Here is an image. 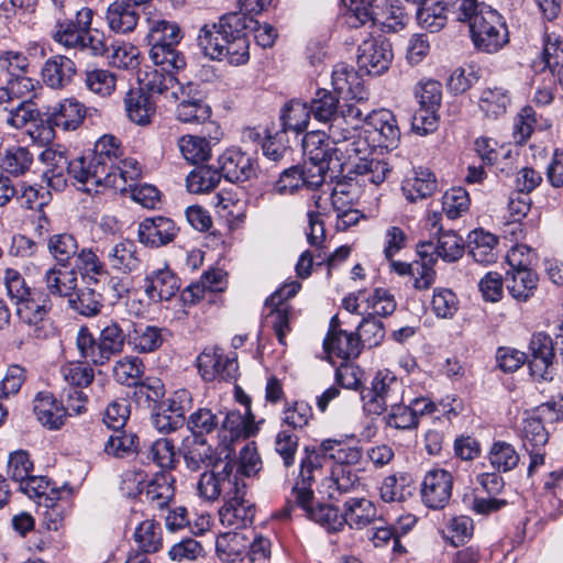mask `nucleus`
<instances>
[{"mask_svg":"<svg viewBox=\"0 0 563 563\" xmlns=\"http://www.w3.org/2000/svg\"><path fill=\"white\" fill-rule=\"evenodd\" d=\"M126 336L120 323L110 320L102 325L97 338L87 328H80L76 344L84 358L95 365H103L123 351Z\"/></svg>","mask_w":563,"mask_h":563,"instance_id":"obj_5","label":"nucleus"},{"mask_svg":"<svg viewBox=\"0 0 563 563\" xmlns=\"http://www.w3.org/2000/svg\"><path fill=\"white\" fill-rule=\"evenodd\" d=\"M302 151L310 164L329 165L333 159L340 162L336 145H333L330 132H308L302 139Z\"/></svg>","mask_w":563,"mask_h":563,"instance_id":"obj_29","label":"nucleus"},{"mask_svg":"<svg viewBox=\"0 0 563 563\" xmlns=\"http://www.w3.org/2000/svg\"><path fill=\"white\" fill-rule=\"evenodd\" d=\"M413 479L410 474L400 472L386 476L379 488L385 503L404 501L412 494Z\"/></svg>","mask_w":563,"mask_h":563,"instance_id":"obj_46","label":"nucleus"},{"mask_svg":"<svg viewBox=\"0 0 563 563\" xmlns=\"http://www.w3.org/2000/svg\"><path fill=\"white\" fill-rule=\"evenodd\" d=\"M16 306L20 321L29 327V334L43 339L47 335V316L52 309L48 295L32 294Z\"/></svg>","mask_w":563,"mask_h":563,"instance_id":"obj_14","label":"nucleus"},{"mask_svg":"<svg viewBox=\"0 0 563 563\" xmlns=\"http://www.w3.org/2000/svg\"><path fill=\"white\" fill-rule=\"evenodd\" d=\"M142 175L141 164L133 157H123L119 140L103 135L91 153L70 161L69 176L96 192L100 187L122 192Z\"/></svg>","mask_w":563,"mask_h":563,"instance_id":"obj_1","label":"nucleus"},{"mask_svg":"<svg viewBox=\"0 0 563 563\" xmlns=\"http://www.w3.org/2000/svg\"><path fill=\"white\" fill-rule=\"evenodd\" d=\"M250 547V538L243 532L230 531L221 533L216 540V550L219 558L227 562L242 560Z\"/></svg>","mask_w":563,"mask_h":563,"instance_id":"obj_44","label":"nucleus"},{"mask_svg":"<svg viewBox=\"0 0 563 563\" xmlns=\"http://www.w3.org/2000/svg\"><path fill=\"white\" fill-rule=\"evenodd\" d=\"M433 256L446 263L456 262L464 254V241L456 232L449 230L438 232L437 244L433 243Z\"/></svg>","mask_w":563,"mask_h":563,"instance_id":"obj_53","label":"nucleus"},{"mask_svg":"<svg viewBox=\"0 0 563 563\" xmlns=\"http://www.w3.org/2000/svg\"><path fill=\"white\" fill-rule=\"evenodd\" d=\"M331 84L334 91L345 102L357 104L362 108L368 99L369 92L365 88L363 79L353 66L338 63L331 73Z\"/></svg>","mask_w":563,"mask_h":563,"instance_id":"obj_16","label":"nucleus"},{"mask_svg":"<svg viewBox=\"0 0 563 563\" xmlns=\"http://www.w3.org/2000/svg\"><path fill=\"white\" fill-rule=\"evenodd\" d=\"M151 96L158 93L165 96L166 99L177 101L178 93H184L185 86L181 85L173 73H166L155 69L146 74L144 84Z\"/></svg>","mask_w":563,"mask_h":563,"instance_id":"obj_47","label":"nucleus"},{"mask_svg":"<svg viewBox=\"0 0 563 563\" xmlns=\"http://www.w3.org/2000/svg\"><path fill=\"white\" fill-rule=\"evenodd\" d=\"M245 20L242 13H228L218 23L205 24L197 36V44L205 56L243 65L249 60L250 42L245 37Z\"/></svg>","mask_w":563,"mask_h":563,"instance_id":"obj_2","label":"nucleus"},{"mask_svg":"<svg viewBox=\"0 0 563 563\" xmlns=\"http://www.w3.org/2000/svg\"><path fill=\"white\" fill-rule=\"evenodd\" d=\"M295 507L300 508L307 518L322 526L329 532H336L343 529V515L340 514L339 509L327 504H314L313 495L312 497H307L303 503L291 500L289 515H291Z\"/></svg>","mask_w":563,"mask_h":563,"instance_id":"obj_26","label":"nucleus"},{"mask_svg":"<svg viewBox=\"0 0 563 563\" xmlns=\"http://www.w3.org/2000/svg\"><path fill=\"white\" fill-rule=\"evenodd\" d=\"M446 8L441 3L432 2L430 4L422 3L416 8V16L419 24L429 32L440 31L446 23Z\"/></svg>","mask_w":563,"mask_h":563,"instance_id":"obj_63","label":"nucleus"},{"mask_svg":"<svg viewBox=\"0 0 563 563\" xmlns=\"http://www.w3.org/2000/svg\"><path fill=\"white\" fill-rule=\"evenodd\" d=\"M85 115V106L74 98H67L51 108L46 121L52 128L57 126L69 131L76 130L82 123Z\"/></svg>","mask_w":563,"mask_h":563,"instance_id":"obj_36","label":"nucleus"},{"mask_svg":"<svg viewBox=\"0 0 563 563\" xmlns=\"http://www.w3.org/2000/svg\"><path fill=\"white\" fill-rule=\"evenodd\" d=\"M521 249L510 250L507 255L508 264L511 269L507 271L505 284L510 296L517 301H527L534 292L538 286V275L527 267L523 261H517V255Z\"/></svg>","mask_w":563,"mask_h":563,"instance_id":"obj_12","label":"nucleus"},{"mask_svg":"<svg viewBox=\"0 0 563 563\" xmlns=\"http://www.w3.org/2000/svg\"><path fill=\"white\" fill-rule=\"evenodd\" d=\"M181 37L180 27L176 22L167 20H152L150 22L147 40L151 47L177 45Z\"/></svg>","mask_w":563,"mask_h":563,"instance_id":"obj_58","label":"nucleus"},{"mask_svg":"<svg viewBox=\"0 0 563 563\" xmlns=\"http://www.w3.org/2000/svg\"><path fill=\"white\" fill-rule=\"evenodd\" d=\"M177 101L176 117L180 122L201 124L211 118V107L191 82L185 86L184 93H178Z\"/></svg>","mask_w":563,"mask_h":563,"instance_id":"obj_20","label":"nucleus"},{"mask_svg":"<svg viewBox=\"0 0 563 563\" xmlns=\"http://www.w3.org/2000/svg\"><path fill=\"white\" fill-rule=\"evenodd\" d=\"M323 454L321 451L305 449V457L300 462L299 476L291 489L285 507L279 512V518L287 519L291 500L303 503L307 497H312V483L314 482V472L321 468Z\"/></svg>","mask_w":563,"mask_h":563,"instance_id":"obj_15","label":"nucleus"},{"mask_svg":"<svg viewBox=\"0 0 563 563\" xmlns=\"http://www.w3.org/2000/svg\"><path fill=\"white\" fill-rule=\"evenodd\" d=\"M133 539L140 553L147 555L158 552L163 547L161 525L150 519L142 521L135 528Z\"/></svg>","mask_w":563,"mask_h":563,"instance_id":"obj_51","label":"nucleus"},{"mask_svg":"<svg viewBox=\"0 0 563 563\" xmlns=\"http://www.w3.org/2000/svg\"><path fill=\"white\" fill-rule=\"evenodd\" d=\"M336 318H332L330 330L324 339L323 347L330 358L343 361L355 358L361 353L360 339L356 334L336 328Z\"/></svg>","mask_w":563,"mask_h":563,"instance_id":"obj_24","label":"nucleus"},{"mask_svg":"<svg viewBox=\"0 0 563 563\" xmlns=\"http://www.w3.org/2000/svg\"><path fill=\"white\" fill-rule=\"evenodd\" d=\"M183 456L187 468L191 472H197L213 463V451L206 439L194 440L191 444H187L184 448Z\"/></svg>","mask_w":563,"mask_h":563,"instance_id":"obj_60","label":"nucleus"},{"mask_svg":"<svg viewBox=\"0 0 563 563\" xmlns=\"http://www.w3.org/2000/svg\"><path fill=\"white\" fill-rule=\"evenodd\" d=\"M255 512L254 503L247 498V495H243L225 501L219 510V517L223 526L244 529L253 523Z\"/></svg>","mask_w":563,"mask_h":563,"instance_id":"obj_32","label":"nucleus"},{"mask_svg":"<svg viewBox=\"0 0 563 563\" xmlns=\"http://www.w3.org/2000/svg\"><path fill=\"white\" fill-rule=\"evenodd\" d=\"M490 466L498 473H507L517 467L520 455L515 446L506 441H495L488 450Z\"/></svg>","mask_w":563,"mask_h":563,"instance_id":"obj_56","label":"nucleus"},{"mask_svg":"<svg viewBox=\"0 0 563 563\" xmlns=\"http://www.w3.org/2000/svg\"><path fill=\"white\" fill-rule=\"evenodd\" d=\"M221 443L228 449L225 459L231 454L229 449L230 443L239 440L246 439L256 434L258 428L255 424L254 417L249 411L246 415H242L240 411H230L221 419Z\"/></svg>","mask_w":563,"mask_h":563,"instance_id":"obj_25","label":"nucleus"},{"mask_svg":"<svg viewBox=\"0 0 563 563\" xmlns=\"http://www.w3.org/2000/svg\"><path fill=\"white\" fill-rule=\"evenodd\" d=\"M394 58L390 42L383 37H369L357 47L358 68L368 75L379 76L390 66Z\"/></svg>","mask_w":563,"mask_h":563,"instance_id":"obj_11","label":"nucleus"},{"mask_svg":"<svg viewBox=\"0 0 563 563\" xmlns=\"http://www.w3.org/2000/svg\"><path fill=\"white\" fill-rule=\"evenodd\" d=\"M529 350L531 360L529 368L536 382H551L553 379L554 346L550 335L537 333L531 338Z\"/></svg>","mask_w":563,"mask_h":563,"instance_id":"obj_19","label":"nucleus"},{"mask_svg":"<svg viewBox=\"0 0 563 563\" xmlns=\"http://www.w3.org/2000/svg\"><path fill=\"white\" fill-rule=\"evenodd\" d=\"M93 10L86 25H80L78 18H57L53 38L66 48L88 52L92 56H103L108 51L106 35L98 29H91Z\"/></svg>","mask_w":563,"mask_h":563,"instance_id":"obj_6","label":"nucleus"},{"mask_svg":"<svg viewBox=\"0 0 563 563\" xmlns=\"http://www.w3.org/2000/svg\"><path fill=\"white\" fill-rule=\"evenodd\" d=\"M43 283L48 297L69 298L77 289L78 278L75 269H63L59 265H53L45 271Z\"/></svg>","mask_w":563,"mask_h":563,"instance_id":"obj_40","label":"nucleus"},{"mask_svg":"<svg viewBox=\"0 0 563 563\" xmlns=\"http://www.w3.org/2000/svg\"><path fill=\"white\" fill-rule=\"evenodd\" d=\"M106 21L111 31L126 34L137 25L139 13L134 5L124 1H114L107 9Z\"/></svg>","mask_w":563,"mask_h":563,"instance_id":"obj_43","label":"nucleus"},{"mask_svg":"<svg viewBox=\"0 0 563 563\" xmlns=\"http://www.w3.org/2000/svg\"><path fill=\"white\" fill-rule=\"evenodd\" d=\"M85 85L91 92L108 97L115 90L117 77L108 69H88L85 71Z\"/></svg>","mask_w":563,"mask_h":563,"instance_id":"obj_64","label":"nucleus"},{"mask_svg":"<svg viewBox=\"0 0 563 563\" xmlns=\"http://www.w3.org/2000/svg\"><path fill=\"white\" fill-rule=\"evenodd\" d=\"M46 169L43 178L53 190L60 191L67 186L65 174L69 175L70 161L59 147H47L38 156Z\"/></svg>","mask_w":563,"mask_h":563,"instance_id":"obj_27","label":"nucleus"},{"mask_svg":"<svg viewBox=\"0 0 563 563\" xmlns=\"http://www.w3.org/2000/svg\"><path fill=\"white\" fill-rule=\"evenodd\" d=\"M432 252V241H423L417 244L419 260L412 262V273L410 275L413 278V288L417 290H427L435 282L434 265L437 257L433 256Z\"/></svg>","mask_w":563,"mask_h":563,"instance_id":"obj_33","label":"nucleus"},{"mask_svg":"<svg viewBox=\"0 0 563 563\" xmlns=\"http://www.w3.org/2000/svg\"><path fill=\"white\" fill-rule=\"evenodd\" d=\"M178 289L179 280L168 267L155 269L144 278V292L155 303L172 299Z\"/></svg>","mask_w":563,"mask_h":563,"instance_id":"obj_30","label":"nucleus"},{"mask_svg":"<svg viewBox=\"0 0 563 563\" xmlns=\"http://www.w3.org/2000/svg\"><path fill=\"white\" fill-rule=\"evenodd\" d=\"M449 9L461 22H468L474 45L486 53L498 52L508 42V31L501 15L477 0H448Z\"/></svg>","mask_w":563,"mask_h":563,"instance_id":"obj_3","label":"nucleus"},{"mask_svg":"<svg viewBox=\"0 0 563 563\" xmlns=\"http://www.w3.org/2000/svg\"><path fill=\"white\" fill-rule=\"evenodd\" d=\"M561 420H563V396L558 400L547 401L538 406L522 421V441L526 450H529V448H544L549 441V432L544 422Z\"/></svg>","mask_w":563,"mask_h":563,"instance_id":"obj_9","label":"nucleus"},{"mask_svg":"<svg viewBox=\"0 0 563 563\" xmlns=\"http://www.w3.org/2000/svg\"><path fill=\"white\" fill-rule=\"evenodd\" d=\"M47 251L56 261V265L67 267L70 261L79 253L78 242L70 233H56L47 240Z\"/></svg>","mask_w":563,"mask_h":563,"instance_id":"obj_50","label":"nucleus"},{"mask_svg":"<svg viewBox=\"0 0 563 563\" xmlns=\"http://www.w3.org/2000/svg\"><path fill=\"white\" fill-rule=\"evenodd\" d=\"M109 268L121 275H130L142 266V258L137 245L132 240H122L111 245L104 252Z\"/></svg>","mask_w":563,"mask_h":563,"instance_id":"obj_22","label":"nucleus"},{"mask_svg":"<svg viewBox=\"0 0 563 563\" xmlns=\"http://www.w3.org/2000/svg\"><path fill=\"white\" fill-rule=\"evenodd\" d=\"M468 239V253L475 262L484 265L496 262L498 240L494 234L478 229L471 232Z\"/></svg>","mask_w":563,"mask_h":563,"instance_id":"obj_45","label":"nucleus"},{"mask_svg":"<svg viewBox=\"0 0 563 563\" xmlns=\"http://www.w3.org/2000/svg\"><path fill=\"white\" fill-rule=\"evenodd\" d=\"M74 269L88 286L98 285L110 277L107 261L103 262L93 247H82L79 251Z\"/></svg>","mask_w":563,"mask_h":563,"instance_id":"obj_31","label":"nucleus"},{"mask_svg":"<svg viewBox=\"0 0 563 563\" xmlns=\"http://www.w3.org/2000/svg\"><path fill=\"white\" fill-rule=\"evenodd\" d=\"M364 113L360 115V119L355 121L354 124L347 123L350 126V133L346 135L345 140L340 142H332L333 145H336V151H339V158L342 159H353L358 161L360 157L368 156L371 154L372 146L369 145L366 135H363L364 131H358L360 124L364 121Z\"/></svg>","mask_w":563,"mask_h":563,"instance_id":"obj_42","label":"nucleus"},{"mask_svg":"<svg viewBox=\"0 0 563 563\" xmlns=\"http://www.w3.org/2000/svg\"><path fill=\"white\" fill-rule=\"evenodd\" d=\"M174 482L172 474L157 473L143 489H137V492L144 496L153 508L163 510L174 499Z\"/></svg>","mask_w":563,"mask_h":563,"instance_id":"obj_39","label":"nucleus"},{"mask_svg":"<svg viewBox=\"0 0 563 563\" xmlns=\"http://www.w3.org/2000/svg\"><path fill=\"white\" fill-rule=\"evenodd\" d=\"M33 402L34 415L42 426L51 430H57L64 424L65 408L57 404L51 393H37Z\"/></svg>","mask_w":563,"mask_h":563,"instance_id":"obj_41","label":"nucleus"},{"mask_svg":"<svg viewBox=\"0 0 563 563\" xmlns=\"http://www.w3.org/2000/svg\"><path fill=\"white\" fill-rule=\"evenodd\" d=\"M191 395L186 389L175 391L172 397L161 402L152 415L155 429L169 433L183 427L185 415L191 407Z\"/></svg>","mask_w":563,"mask_h":563,"instance_id":"obj_10","label":"nucleus"},{"mask_svg":"<svg viewBox=\"0 0 563 563\" xmlns=\"http://www.w3.org/2000/svg\"><path fill=\"white\" fill-rule=\"evenodd\" d=\"M124 109L130 121L137 125H148L156 113V103L142 88L130 89L124 99Z\"/></svg>","mask_w":563,"mask_h":563,"instance_id":"obj_34","label":"nucleus"},{"mask_svg":"<svg viewBox=\"0 0 563 563\" xmlns=\"http://www.w3.org/2000/svg\"><path fill=\"white\" fill-rule=\"evenodd\" d=\"M201 377L206 382L214 379L231 380L238 376L236 354L224 355L219 347H206L197 358Z\"/></svg>","mask_w":563,"mask_h":563,"instance_id":"obj_13","label":"nucleus"},{"mask_svg":"<svg viewBox=\"0 0 563 563\" xmlns=\"http://www.w3.org/2000/svg\"><path fill=\"white\" fill-rule=\"evenodd\" d=\"M310 109L306 102L300 100H290L282 110L280 121L283 133L292 131L300 133L308 126L310 120Z\"/></svg>","mask_w":563,"mask_h":563,"instance_id":"obj_54","label":"nucleus"},{"mask_svg":"<svg viewBox=\"0 0 563 563\" xmlns=\"http://www.w3.org/2000/svg\"><path fill=\"white\" fill-rule=\"evenodd\" d=\"M509 91L503 87H487L483 89L478 99L481 111L489 119L504 115L510 106Z\"/></svg>","mask_w":563,"mask_h":563,"instance_id":"obj_49","label":"nucleus"},{"mask_svg":"<svg viewBox=\"0 0 563 563\" xmlns=\"http://www.w3.org/2000/svg\"><path fill=\"white\" fill-rule=\"evenodd\" d=\"M438 189V183L434 174L428 168H418L408 176L401 186V190L406 199L415 203L419 200L427 199Z\"/></svg>","mask_w":563,"mask_h":563,"instance_id":"obj_38","label":"nucleus"},{"mask_svg":"<svg viewBox=\"0 0 563 563\" xmlns=\"http://www.w3.org/2000/svg\"><path fill=\"white\" fill-rule=\"evenodd\" d=\"M353 172L357 176H362L363 181L380 185L390 173V167L384 159L374 156H364L360 157L358 161L353 164Z\"/></svg>","mask_w":563,"mask_h":563,"instance_id":"obj_57","label":"nucleus"},{"mask_svg":"<svg viewBox=\"0 0 563 563\" xmlns=\"http://www.w3.org/2000/svg\"><path fill=\"white\" fill-rule=\"evenodd\" d=\"M221 178L220 170L210 166H201L187 176V188L192 194L208 192L219 185Z\"/></svg>","mask_w":563,"mask_h":563,"instance_id":"obj_62","label":"nucleus"},{"mask_svg":"<svg viewBox=\"0 0 563 563\" xmlns=\"http://www.w3.org/2000/svg\"><path fill=\"white\" fill-rule=\"evenodd\" d=\"M343 527L364 529L365 527L383 522L375 504L367 498H350L343 504Z\"/></svg>","mask_w":563,"mask_h":563,"instance_id":"obj_28","label":"nucleus"},{"mask_svg":"<svg viewBox=\"0 0 563 563\" xmlns=\"http://www.w3.org/2000/svg\"><path fill=\"white\" fill-rule=\"evenodd\" d=\"M177 232L172 219L159 216L144 219L139 225L137 235L145 246L159 247L173 242Z\"/></svg>","mask_w":563,"mask_h":563,"instance_id":"obj_23","label":"nucleus"},{"mask_svg":"<svg viewBox=\"0 0 563 563\" xmlns=\"http://www.w3.org/2000/svg\"><path fill=\"white\" fill-rule=\"evenodd\" d=\"M320 451L324 456L333 460L335 465H352L360 463L363 451L358 446H351L341 440L325 439L320 443Z\"/></svg>","mask_w":563,"mask_h":563,"instance_id":"obj_48","label":"nucleus"},{"mask_svg":"<svg viewBox=\"0 0 563 563\" xmlns=\"http://www.w3.org/2000/svg\"><path fill=\"white\" fill-rule=\"evenodd\" d=\"M177 45H156L150 49V58L161 70L174 73L186 66L185 56L176 49Z\"/></svg>","mask_w":563,"mask_h":563,"instance_id":"obj_59","label":"nucleus"},{"mask_svg":"<svg viewBox=\"0 0 563 563\" xmlns=\"http://www.w3.org/2000/svg\"><path fill=\"white\" fill-rule=\"evenodd\" d=\"M453 489V476L443 468L429 470L421 482V500L430 509H443Z\"/></svg>","mask_w":563,"mask_h":563,"instance_id":"obj_17","label":"nucleus"},{"mask_svg":"<svg viewBox=\"0 0 563 563\" xmlns=\"http://www.w3.org/2000/svg\"><path fill=\"white\" fill-rule=\"evenodd\" d=\"M219 165L221 176L231 183L246 181L256 172L252 156L236 147L224 151L219 157Z\"/></svg>","mask_w":563,"mask_h":563,"instance_id":"obj_21","label":"nucleus"},{"mask_svg":"<svg viewBox=\"0 0 563 563\" xmlns=\"http://www.w3.org/2000/svg\"><path fill=\"white\" fill-rule=\"evenodd\" d=\"M221 423V412H213L209 408H198L187 419V428L195 440L205 439V435L218 431Z\"/></svg>","mask_w":563,"mask_h":563,"instance_id":"obj_55","label":"nucleus"},{"mask_svg":"<svg viewBox=\"0 0 563 563\" xmlns=\"http://www.w3.org/2000/svg\"><path fill=\"white\" fill-rule=\"evenodd\" d=\"M169 331L157 325L137 323L128 332L129 344L141 354L157 351L167 340Z\"/></svg>","mask_w":563,"mask_h":563,"instance_id":"obj_35","label":"nucleus"},{"mask_svg":"<svg viewBox=\"0 0 563 563\" xmlns=\"http://www.w3.org/2000/svg\"><path fill=\"white\" fill-rule=\"evenodd\" d=\"M76 71V65L70 58L56 55L44 63L42 78L48 87L62 89L73 81Z\"/></svg>","mask_w":563,"mask_h":563,"instance_id":"obj_37","label":"nucleus"},{"mask_svg":"<svg viewBox=\"0 0 563 563\" xmlns=\"http://www.w3.org/2000/svg\"><path fill=\"white\" fill-rule=\"evenodd\" d=\"M310 114L319 122L329 125L332 142L345 140L350 126L363 114V109L353 103L345 102L339 106V99L327 89H318L309 107Z\"/></svg>","mask_w":563,"mask_h":563,"instance_id":"obj_4","label":"nucleus"},{"mask_svg":"<svg viewBox=\"0 0 563 563\" xmlns=\"http://www.w3.org/2000/svg\"><path fill=\"white\" fill-rule=\"evenodd\" d=\"M364 134L373 136L379 147L395 148L400 140V130L395 115L385 109L364 114Z\"/></svg>","mask_w":563,"mask_h":563,"instance_id":"obj_18","label":"nucleus"},{"mask_svg":"<svg viewBox=\"0 0 563 563\" xmlns=\"http://www.w3.org/2000/svg\"><path fill=\"white\" fill-rule=\"evenodd\" d=\"M70 309L85 317H95L103 307L102 295L90 286L76 289L67 299Z\"/></svg>","mask_w":563,"mask_h":563,"instance_id":"obj_52","label":"nucleus"},{"mask_svg":"<svg viewBox=\"0 0 563 563\" xmlns=\"http://www.w3.org/2000/svg\"><path fill=\"white\" fill-rule=\"evenodd\" d=\"M404 393L401 379L389 369H380L374 375L371 387L361 393L363 409L369 416H380L390 405L402 402Z\"/></svg>","mask_w":563,"mask_h":563,"instance_id":"obj_7","label":"nucleus"},{"mask_svg":"<svg viewBox=\"0 0 563 563\" xmlns=\"http://www.w3.org/2000/svg\"><path fill=\"white\" fill-rule=\"evenodd\" d=\"M3 120L11 128L22 130L33 143L45 145L54 139V128L43 118L33 100H21L15 106L5 107Z\"/></svg>","mask_w":563,"mask_h":563,"instance_id":"obj_8","label":"nucleus"},{"mask_svg":"<svg viewBox=\"0 0 563 563\" xmlns=\"http://www.w3.org/2000/svg\"><path fill=\"white\" fill-rule=\"evenodd\" d=\"M181 155L191 164H199L208 161L211 156V145L206 137L185 135L178 141Z\"/></svg>","mask_w":563,"mask_h":563,"instance_id":"obj_61","label":"nucleus"}]
</instances>
